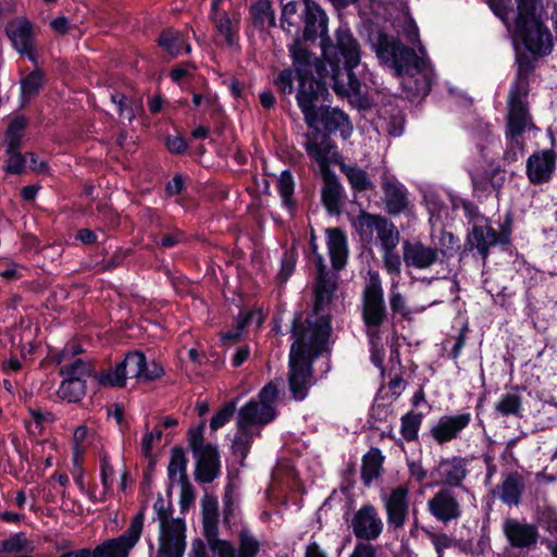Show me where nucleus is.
I'll return each instance as SVG.
<instances>
[{"label": "nucleus", "instance_id": "1", "mask_svg": "<svg viewBox=\"0 0 557 557\" xmlns=\"http://www.w3.org/2000/svg\"><path fill=\"white\" fill-rule=\"evenodd\" d=\"M318 277L314 287V312L307 319V326L301 330L294 323L295 341L289 352V391L296 400H302L313 384L311 362L324 348L330 336L329 318L323 313L336 289V282L325 271L324 259L318 256Z\"/></svg>", "mask_w": 557, "mask_h": 557}, {"label": "nucleus", "instance_id": "2", "mask_svg": "<svg viewBox=\"0 0 557 557\" xmlns=\"http://www.w3.org/2000/svg\"><path fill=\"white\" fill-rule=\"evenodd\" d=\"M397 38L385 35V53L406 97L413 101L425 97L435 78L434 69L419 40V29L406 8L393 18Z\"/></svg>", "mask_w": 557, "mask_h": 557}, {"label": "nucleus", "instance_id": "3", "mask_svg": "<svg viewBox=\"0 0 557 557\" xmlns=\"http://www.w3.org/2000/svg\"><path fill=\"white\" fill-rule=\"evenodd\" d=\"M324 60L314 61V71L321 79L330 76L334 91L342 97H357L361 85L352 69L359 64L360 57L356 40L348 29L341 28L336 34V46L323 47Z\"/></svg>", "mask_w": 557, "mask_h": 557}, {"label": "nucleus", "instance_id": "4", "mask_svg": "<svg viewBox=\"0 0 557 557\" xmlns=\"http://www.w3.org/2000/svg\"><path fill=\"white\" fill-rule=\"evenodd\" d=\"M493 12L508 26L515 24L529 51L548 54L553 48L552 35L536 16L537 0H488Z\"/></svg>", "mask_w": 557, "mask_h": 557}, {"label": "nucleus", "instance_id": "5", "mask_svg": "<svg viewBox=\"0 0 557 557\" xmlns=\"http://www.w3.org/2000/svg\"><path fill=\"white\" fill-rule=\"evenodd\" d=\"M363 322L369 339L370 361L379 369L383 376V357L381 343V324L383 321V307L381 294V280L377 272H369V282L363 292Z\"/></svg>", "mask_w": 557, "mask_h": 557}, {"label": "nucleus", "instance_id": "6", "mask_svg": "<svg viewBox=\"0 0 557 557\" xmlns=\"http://www.w3.org/2000/svg\"><path fill=\"white\" fill-rule=\"evenodd\" d=\"M290 54L299 83L297 102L305 115L306 122L313 126L318 119L315 101L318 88L320 87V83L312 78L314 61L312 54L298 40L290 47Z\"/></svg>", "mask_w": 557, "mask_h": 557}, {"label": "nucleus", "instance_id": "7", "mask_svg": "<svg viewBox=\"0 0 557 557\" xmlns=\"http://www.w3.org/2000/svg\"><path fill=\"white\" fill-rule=\"evenodd\" d=\"M528 91L527 77L519 75L508 96L506 138L511 147L522 148L520 136L533 126L525 102Z\"/></svg>", "mask_w": 557, "mask_h": 557}, {"label": "nucleus", "instance_id": "8", "mask_svg": "<svg viewBox=\"0 0 557 557\" xmlns=\"http://www.w3.org/2000/svg\"><path fill=\"white\" fill-rule=\"evenodd\" d=\"M278 388L273 382L267 384L258 394L243 406L237 414V426L246 430H259L276 417Z\"/></svg>", "mask_w": 557, "mask_h": 557}, {"label": "nucleus", "instance_id": "9", "mask_svg": "<svg viewBox=\"0 0 557 557\" xmlns=\"http://www.w3.org/2000/svg\"><path fill=\"white\" fill-rule=\"evenodd\" d=\"M478 147L488 168L486 170L474 168L471 171L473 185L475 188H481L483 190H486L490 186L493 189L498 190L505 182L506 172L498 165H494L492 161L493 156L498 153L500 141L498 138L493 136L492 132L488 129L485 137L480 139Z\"/></svg>", "mask_w": 557, "mask_h": 557}, {"label": "nucleus", "instance_id": "10", "mask_svg": "<svg viewBox=\"0 0 557 557\" xmlns=\"http://www.w3.org/2000/svg\"><path fill=\"white\" fill-rule=\"evenodd\" d=\"M144 520L145 513L144 510H140L133 516L128 528L122 535L109 539L96 546L92 552L90 550V557H128L129 552L140 539Z\"/></svg>", "mask_w": 557, "mask_h": 557}, {"label": "nucleus", "instance_id": "11", "mask_svg": "<svg viewBox=\"0 0 557 557\" xmlns=\"http://www.w3.org/2000/svg\"><path fill=\"white\" fill-rule=\"evenodd\" d=\"M185 523L183 520L163 522L159 525L158 553L162 557H182L186 547Z\"/></svg>", "mask_w": 557, "mask_h": 557}, {"label": "nucleus", "instance_id": "12", "mask_svg": "<svg viewBox=\"0 0 557 557\" xmlns=\"http://www.w3.org/2000/svg\"><path fill=\"white\" fill-rule=\"evenodd\" d=\"M260 548V541L251 532L243 530L238 534L237 548L224 540L210 542L209 557H257Z\"/></svg>", "mask_w": 557, "mask_h": 557}, {"label": "nucleus", "instance_id": "13", "mask_svg": "<svg viewBox=\"0 0 557 557\" xmlns=\"http://www.w3.org/2000/svg\"><path fill=\"white\" fill-rule=\"evenodd\" d=\"M209 18L214 26L218 44L228 47L237 45L239 15L235 11L230 12L226 7L211 8Z\"/></svg>", "mask_w": 557, "mask_h": 557}, {"label": "nucleus", "instance_id": "14", "mask_svg": "<svg viewBox=\"0 0 557 557\" xmlns=\"http://www.w3.org/2000/svg\"><path fill=\"white\" fill-rule=\"evenodd\" d=\"M430 513L438 521L447 523L461 517L460 503L453 490L449 487L440 488L433 497L428 500Z\"/></svg>", "mask_w": 557, "mask_h": 557}, {"label": "nucleus", "instance_id": "15", "mask_svg": "<svg viewBox=\"0 0 557 557\" xmlns=\"http://www.w3.org/2000/svg\"><path fill=\"white\" fill-rule=\"evenodd\" d=\"M305 149L308 156L317 162L321 174L329 173L330 165L339 162V154L335 146L324 135H307Z\"/></svg>", "mask_w": 557, "mask_h": 557}, {"label": "nucleus", "instance_id": "16", "mask_svg": "<svg viewBox=\"0 0 557 557\" xmlns=\"http://www.w3.org/2000/svg\"><path fill=\"white\" fill-rule=\"evenodd\" d=\"M120 366L127 380L136 379L138 382L153 381L163 373V369L158 362L151 361L148 363L145 355L139 351L127 354Z\"/></svg>", "mask_w": 557, "mask_h": 557}, {"label": "nucleus", "instance_id": "17", "mask_svg": "<svg viewBox=\"0 0 557 557\" xmlns=\"http://www.w3.org/2000/svg\"><path fill=\"white\" fill-rule=\"evenodd\" d=\"M468 474L467 460L462 457L442 458L431 471L436 484L457 487Z\"/></svg>", "mask_w": 557, "mask_h": 557}, {"label": "nucleus", "instance_id": "18", "mask_svg": "<svg viewBox=\"0 0 557 557\" xmlns=\"http://www.w3.org/2000/svg\"><path fill=\"white\" fill-rule=\"evenodd\" d=\"M469 412L442 416L431 428L430 434L437 444H445L459 437L461 432L470 424Z\"/></svg>", "mask_w": 557, "mask_h": 557}, {"label": "nucleus", "instance_id": "19", "mask_svg": "<svg viewBox=\"0 0 557 557\" xmlns=\"http://www.w3.org/2000/svg\"><path fill=\"white\" fill-rule=\"evenodd\" d=\"M556 169V157L553 150L535 152L528 158L527 174L533 184L547 182Z\"/></svg>", "mask_w": 557, "mask_h": 557}, {"label": "nucleus", "instance_id": "20", "mask_svg": "<svg viewBox=\"0 0 557 557\" xmlns=\"http://www.w3.org/2000/svg\"><path fill=\"white\" fill-rule=\"evenodd\" d=\"M385 211L398 215L410 211V200L407 188L394 176L385 174Z\"/></svg>", "mask_w": 557, "mask_h": 557}, {"label": "nucleus", "instance_id": "21", "mask_svg": "<svg viewBox=\"0 0 557 557\" xmlns=\"http://www.w3.org/2000/svg\"><path fill=\"white\" fill-rule=\"evenodd\" d=\"M79 351L81 349H78L75 344H72L71 346H66L64 349L51 355L53 362L62 366L60 369V375L69 379H71V376L79 377L81 380H85V377L89 375V367L81 358H76L69 366L66 364L70 358L76 356Z\"/></svg>", "mask_w": 557, "mask_h": 557}, {"label": "nucleus", "instance_id": "22", "mask_svg": "<svg viewBox=\"0 0 557 557\" xmlns=\"http://www.w3.org/2000/svg\"><path fill=\"white\" fill-rule=\"evenodd\" d=\"M403 258L407 267L423 270L432 267L437 261L438 250L421 243L405 242Z\"/></svg>", "mask_w": 557, "mask_h": 557}, {"label": "nucleus", "instance_id": "23", "mask_svg": "<svg viewBox=\"0 0 557 557\" xmlns=\"http://www.w3.org/2000/svg\"><path fill=\"white\" fill-rule=\"evenodd\" d=\"M503 529L508 542L513 547L530 548L537 542L539 533L532 524L522 523L516 519H507Z\"/></svg>", "mask_w": 557, "mask_h": 557}, {"label": "nucleus", "instance_id": "24", "mask_svg": "<svg viewBox=\"0 0 557 557\" xmlns=\"http://www.w3.org/2000/svg\"><path fill=\"white\" fill-rule=\"evenodd\" d=\"M352 530L357 537L373 540L381 533V520L371 506L360 508L352 519Z\"/></svg>", "mask_w": 557, "mask_h": 557}, {"label": "nucleus", "instance_id": "25", "mask_svg": "<svg viewBox=\"0 0 557 557\" xmlns=\"http://www.w3.org/2000/svg\"><path fill=\"white\" fill-rule=\"evenodd\" d=\"M305 9L301 14L305 39H314L326 33V15L321 8L310 0H304Z\"/></svg>", "mask_w": 557, "mask_h": 557}, {"label": "nucleus", "instance_id": "26", "mask_svg": "<svg viewBox=\"0 0 557 557\" xmlns=\"http://www.w3.org/2000/svg\"><path fill=\"white\" fill-rule=\"evenodd\" d=\"M385 511L387 512L389 528L396 530L404 525L408 513V488L406 486H398L393 490L385 502Z\"/></svg>", "mask_w": 557, "mask_h": 557}, {"label": "nucleus", "instance_id": "27", "mask_svg": "<svg viewBox=\"0 0 557 557\" xmlns=\"http://www.w3.org/2000/svg\"><path fill=\"white\" fill-rule=\"evenodd\" d=\"M197 459L196 479L203 483L212 482L220 473L218 448L208 444L205 450L195 454Z\"/></svg>", "mask_w": 557, "mask_h": 557}, {"label": "nucleus", "instance_id": "28", "mask_svg": "<svg viewBox=\"0 0 557 557\" xmlns=\"http://www.w3.org/2000/svg\"><path fill=\"white\" fill-rule=\"evenodd\" d=\"M327 248L333 268L341 270L345 267L348 256L347 238L338 228L326 230Z\"/></svg>", "mask_w": 557, "mask_h": 557}, {"label": "nucleus", "instance_id": "29", "mask_svg": "<svg viewBox=\"0 0 557 557\" xmlns=\"http://www.w3.org/2000/svg\"><path fill=\"white\" fill-rule=\"evenodd\" d=\"M470 245L486 259L488 249L500 242L499 234L488 224L475 225L468 238Z\"/></svg>", "mask_w": 557, "mask_h": 557}, {"label": "nucleus", "instance_id": "30", "mask_svg": "<svg viewBox=\"0 0 557 557\" xmlns=\"http://www.w3.org/2000/svg\"><path fill=\"white\" fill-rule=\"evenodd\" d=\"M8 35L14 46V48L22 54H26L32 61H34V54L32 52L33 40L32 29L27 22H15L8 26Z\"/></svg>", "mask_w": 557, "mask_h": 557}, {"label": "nucleus", "instance_id": "31", "mask_svg": "<svg viewBox=\"0 0 557 557\" xmlns=\"http://www.w3.org/2000/svg\"><path fill=\"white\" fill-rule=\"evenodd\" d=\"M352 224L362 240L370 242L376 235V238L383 243V224L377 215L362 212Z\"/></svg>", "mask_w": 557, "mask_h": 557}, {"label": "nucleus", "instance_id": "32", "mask_svg": "<svg viewBox=\"0 0 557 557\" xmlns=\"http://www.w3.org/2000/svg\"><path fill=\"white\" fill-rule=\"evenodd\" d=\"M321 122L329 133L339 132L343 138H348L351 134L352 126L348 116L338 109H325Z\"/></svg>", "mask_w": 557, "mask_h": 557}, {"label": "nucleus", "instance_id": "33", "mask_svg": "<svg viewBox=\"0 0 557 557\" xmlns=\"http://www.w3.org/2000/svg\"><path fill=\"white\" fill-rule=\"evenodd\" d=\"M203 530L208 544L213 541H220L216 535L218 523V502L215 498L205 496L202 499Z\"/></svg>", "mask_w": 557, "mask_h": 557}, {"label": "nucleus", "instance_id": "34", "mask_svg": "<svg viewBox=\"0 0 557 557\" xmlns=\"http://www.w3.org/2000/svg\"><path fill=\"white\" fill-rule=\"evenodd\" d=\"M159 45L172 57L190 51V46L185 42L184 36L174 29L164 30L159 37Z\"/></svg>", "mask_w": 557, "mask_h": 557}, {"label": "nucleus", "instance_id": "35", "mask_svg": "<svg viewBox=\"0 0 557 557\" xmlns=\"http://www.w3.org/2000/svg\"><path fill=\"white\" fill-rule=\"evenodd\" d=\"M186 458L183 449L173 448L171 451V459L168 466V474L170 480V487L174 488L175 484L187 481L186 474Z\"/></svg>", "mask_w": 557, "mask_h": 557}, {"label": "nucleus", "instance_id": "36", "mask_svg": "<svg viewBox=\"0 0 557 557\" xmlns=\"http://www.w3.org/2000/svg\"><path fill=\"white\" fill-rule=\"evenodd\" d=\"M86 393L85 380L79 377H64L58 388V397L67 403L79 401Z\"/></svg>", "mask_w": 557, "mask_h": 557}, {"label": "nucleus", "instance_id": "37", "mask_svg": "<svg viewBox=\"0 0 557 557\" xmlns=\"http://www.w3.org/2000/svg\"><path fill=\"white\" fill-rule=\"evenodd\" d=\"M264 320V317L260 310L248 311L240 313L236 320V327L234 331H228L222 335L223 341H236L238 339L246 326L253 325L259 327Z\"/></svg>", "mask_w": 557, "mask_h": 557}, {"label": "nucleus", "instance_id": "38", "mask_svg": "<svg viewBox=\"0 0 557 557\" xmlns=\"http://www.w3.org/2000/svg\"><path fill=\"white\" fill-rule=\"evenodd\" d=\"M322 176L324 180V187L322 189L323 202L329 210H335L342 197V186L331 172L324 173Z\"/></svg>", "mask_w": 557, "mask_h": 557}, {"label": "nucleus", "instance_id": "39", "mask_svg": "<svg viewBox=\"0 0 557 557\" xmlns=\"http://www.w3.org/2000/svg\"><path fill=\"white\" fill-rule=\"evenodd\" d=\"M260 435L259 430L247 428L246 430L237 426V433L232 444V450L235 457L245 459L249 453L255 437Z\"/></svg>", "mask_w": 557, "mask_h": 557}, {"label": "nucleus", "instance_id": "40", "mask_svg": "<svg viewBox=\"0 0 557 557\" xmlns=\"http://www.w3.org/2000/svg\"><path fill=\"white\" fill-rule=\"evenodd\" d=\"M522 490L523 483L519 475L510 474L499 486V497L506 504L516 505L519 503Z\"/></svg>", "mask_w": 557, "mask_h": 557}, {"label": "nucleus", "instance_id": "41", "mask_svg": "<svg viewBox=\"0 0 557 557\" xmlns=\"http://www.w3.org/2000/svg\"><path fill=\"white\" fill-rule=\"evenodd\" d=\"M382 465V455L380 449L372 448L364 457L361 470V478L364 484L370 485L374 479L379 478Z\"/></svg>", "mask_w": 557, "mask_h": 557}, {"label": "nucleus", "instance_id": "42", "mask_svg": "<svg viewBox=\"0 0 557 557\" xmlns=\"http://www.w3.org/2000/svg\"><path fill=\"white\" fill-rule=\"evenodd\" d=\"M95 433L91 432L86 425L78 426L73 434V462L78 466L83 454L87 447L92 443Z\"/></svg>", "mask_w": 557, "mask_h": 557}, {"label": "nucleus", "instance_id": "43", "mask_svg": "<svg viewBox=\"0 0 557 557\" xmlns=\"http://www.w3.org/2000/svg\"><path fill=\"white\" fill-rule=\"evenodd\" d=\"M34 549L35 546L33 542H30L23 532L0 540V553H30Z\"/></svg>", "mask_w": 557, "mask_h": 557}, {"label": "nucleus", "instance_id": "44", "mask_svg": "<svg viewBox=\"0 0 557 557\" xmlns=\"http://www.w3.org/2000/svg\"><path fill=\"white\" fill-rule=\"evenodd\" d=\"M251 16L256 24L260 26H274L275 15L271 3L268 0H260L251 8Z\"/></svg>", "mask_w": 557, "mask_h": 557}, {"label": "nucleus", "instance_id": "45", "mask_svg": "<svg viewBox=\"0 0 557 557\" xmlns=\"http://www.w3.org/2000/svg\"><path fill=\"white\" fill-rule=\"evenodd\" d=\"M32 421L26 423L29 433L37 435L46 424L54 422L55 416L50 411H44L40 408H29Z\"/></svg>", "mask_w": 557, "mask_h": 557}, {"label": "nucleus", "instance_id": "46", "mask_svg": "<svg viewBox=\"0 0 557 557\" xmlns=\"http://www.w3.org/2000/svg\"><path fill=\"white\" fill-rule=\"evenodd\" d=\"M495 408L502 416L518 417L522 409L521 397L517 394H505L499 398Z\"/></svg>", "mask_w": 557, "mask_h": 557}, {"label": "nucleus", "instance_id": "47", "mask_svg": "<svg viewBox=\"0 0 557 557\" xmlns=\"http://www.w3.org/2000/svg\"><path fill=\"white\" fill-rule=\"evenodd\" d=\"M423 414L409 412L401 418L400 433L406 441H414L422 423Z\"/></svg>", "mask_w": 557, "mask_h": 557}, {"label": "nucleus", "instance_id": "48", "mask_svg": "<svg viewBox=\"0 0 557 557\" xmlns=\"http://www.w3.org/2000/svg\"><path fill=\"white\" fill-rule=\"evenodd\" d=\"M98 382L107 387H123L127 379L120 363L98 375Z\"/></svg>", "mask_w": 557, "mask_h": 557}, {"label": "nucleus", "instance_id": "49", "mask_svg": "<svg viewBox=\"0 0 557 557\" xmlns=\"http://www.w3.org/2000/svg\"><path fill=\"white\" fill-rule=\"evenodd\" d=\"M27 269L12 260H0V278L4 282H14L25 276Z\"/></svg>", "mask_w": 557, "mask_h": 557}, {"label": "nucleus", "instance_id": "50", "mask_svg": "<svg viewBox=\"0 0 557 557\" xmlns=\"http://www.w3.org/2000/svg\"><path fill=\"white\" fill-rule=\"evenodd\" d=\"M277 189L284 206L288 209L293 208L294 180L288 171H283L277 180Z\"/></svg>", "mask_w": 557, "mask_h": 557}, {"label": "nucleus", "instance_id": "51", "mask_svg": "<svg viewBox=\"0 0 557 557\" xmlns=\"http://www.w3.org/2000/svg\"><path fill=\"white\" fill-rule=\"evenodd\" d=\"M351 187L357 190H367L371 187V182L364 171L357 168L342 166Z\"/></svg>", "mask_w": 557, "mask_h": 557}, {"label": "nucleus", "instance_id": "52", "mask_svg": "<svg viewBox=\"0 0 557 557\" xmlns=\"http://www.w3.org/2000/svg\"><path fill=\"white\" fill-rule=\"evenodd\" d=\"M301 16L297 15V5L295 2H287L282 10V27L284 30L292 33L293 28L299 27Z\"/></svg>", "mask_w": 557, "mask_h": 557}, {"label": "nucleus", "instance_id": "53", "mask_svg": "<svg viewBox=\"0 0 557 557\" xmlns=\"http://www.w3.org/2000/svg\"><path fill=\"white\" fill-rule=\"evenodd\" d=\"M44 85V75L40 71H34L27 75L21 83V90L24 97H32Z\"/></svg>", "mask_w": 557, "mask_h": 557}, {"label": "nucleus", "instance_id": "54", "mask_svg": "<svg viewBox=\"0 0 557 557\" xmlns=\"http://www.w3.org/2000/svg\"><path fill=\"white\" fill-rule=\"evenodd\" d=\"M26 125V121L22 116L13 119L8 127L5 134V140L8 146L12 148H18L20 140L22 138V132Z\"/></svg>", "mask_w": 557, "mask_h": 557}, {"label": "nucleus", "instance_id": "55", "mask_svg": "<svg viewBox=\"0 0 557 557\" xmlns=\"http://www.w3.org/2000/svg\"><path fill=\"white\" fill-rule=\"evenodd\" d=\"M8 160L5 165V171L11 174H21L25 168V159L17 151V148H12L8 146Z\"/></svg>", "mask_w": 557, "mask_h": 557}, {"label": "nucleus", "instance_id": "56", "mask_svg": "<svg viewBox=\"0 0 557 557\" xmlns=\"http://www.w3.org/2000/svg\"><path fill=\"white\" fill-rule=\"evenodd\" d=\"M112 102L116 106L119 114L126 119L127 121H132L135 116L134 110L132 108L131 101L123 94H113L111 96Z\"/></svg>", "mask_w": 557, "mask_h": 557}, {"label": "nucleus", "instance_id": "57", "mask_svg": "<svg viewBox=\"0 0 557 557\" xmlns=\"http://www.w3.org/2000/svg\"><path fill=\"white\" fill-rule=\"evenodd\" d=\"M389 125L387 132L391 136L401 135L405 125V116L398 108H392L389 110Z\"/></svg>", "mask_w": 557, "mask_h": 557}, {"label": "nucleus", "instance_id": "58", "mask_svg": "<svg viewBox=\"0 0 557 557\" xmlns=\"http://www.w3.org/2000/svg\"><path fill=\"white\" fill-rule=\"evenodd\" d=\"M406 463L408 467L409 475L412 480L418 483H421L425 480L428 471L423 468L420 458L414 459L407 456Z\"/></svg>", "mask_w": 557, "mask_h": 557}, {"label": "nucleus", "instance_id": "59", "mask_svg": "<svg viewBox=\"0 0 557 557\" xmlns=\"http://www.w3.org/2000/svg\"><path fill=\"white\" fill-rule=\"evenodd\" d=\"M297 255L294 250L286 251L282 259L280 271L281 281L285 282L293 274L296 265Z\"/></svg>", "mask_w": 557, "mask_h": 557}, {"label": "nucleus", "instance_id": "60", "mask_svg": "<svg viewBox=\"0 0 557 557\" xmlns=\"http://www.w3.org/2000/svg\"><path fill=\"white\" fill-rule=\"evenodd\" d=\"M235 411V405L228 404L224 406L219 412H216L211 421H210V428L212 430H218L219 428L223 426L233 416Z\"/></svg>", "mask_w": 557, "mask_h": 557}, {"label": "nucleus", "instance_id": "61", "mask_svg": "<svg viewBox=\"0 0 557 557\" xmlns=\"http://www.w3.org/2000/svg\"><path fill=\"white\" fill-rule=\"evenodd\" d=\"M170 505L164 500L162 496H159L154 504H153V510L157 515V519L159 521V525L163 524V522H170L175 520L171 517V510Z\"/></svg>", "mask_w": 557, "mask_h": 557}, {"label": "nucleus", "instance_id": "62", "mask_svg": "<svg viewBox=\"0 0 557 557\" xmlns=\"http://www.w3.org/2000/svg\"><path fill=\"white\" fill-rule=\"evenodd\" d=\"M101 483L106 492L110 491L113 485L114 480V470L110 465L107 457L101 459Z\"/></svg>", "mask_w": 557, "mask_h": 557}, {"label": "nucleus", "instance_id": "63", "mask_svg": "<svg viewBox=\"0 0 557 557\" xmlns=\"http://www.w3.org/2000/svg\"><path fill=\"white\" fill-rule=\"evenodd\" d=\"M188 443L195 454L205 450L206 446L202 438V426L190 430L188 433Z\"/></svg>", "mask_w": 557, "mask_h": 557}, {"label": "nucleus", "instance_id": "64", "mask_svg": "<svg viewBox=\"0 0 557 557\" xmlns=\"http://www.w3.org/2000/svg\"><path fill=\"white\" fill-rule=\"evenodd\" d=\"M275 84L283 94H292L294 89L292 70H283L278 74Z\"/></svg>", "mask_w": 557, "mask_h": 557}]
</instances>
